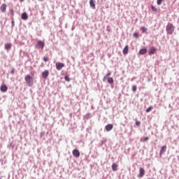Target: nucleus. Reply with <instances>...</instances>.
Instances as JSON below:
<instances>
[{"mask_svg": "<svg viewBox=\"0 0 179 179\" xmlns=\"http://www.w3.org/2000/svg\"><path fill=\"white\" fill-rule=\"evenodd\" d=\"M73 155L74 157H79V156H80V152H79L78 150L75 149L73 150Z\"/></svg>", "mask_w": 179, "mask_h": 179, "instance_id": "6e6552de", "label": "nucleus"}, {"mask_svg": "<svg viewBox=\"0 0 179 179\" xmlns=\"http://www.w3.org/2000/svg\"><path fill=\"white\" fill-rule=\"evenodd\" d=\"M90 5L93 8V9H96V3H94V0L90 1Z\"/></svg>", "mask_w": 179, "mask_h": 179, "instance_id": "a211bd4d", "label": "nucleus"}, {"mask_svg": "<svg viewBox=\"0 0 179 179\" xmlns=\"http://www.w3.org/2000/svg\"><path fill=\"white\" fill-rule=\"evenodd\" d=\"M136 85H134L133 87H132V90H133V92H136Z\"/></svg>", "mask_w": 179, "mask_h": 179, "instance_id": "cd10ccee", "label": "nucleus"}, {"mask_svg": "<svg viewBox=\"0 0 179 179\" xmlns=\"http://www.w3.org/2000/svg\"><path fill=\"white\" fill-rule=\"evenodd\" d=\"M6 8H7L6 3H3L1 6L0 9L3 13H5V12H6Z\"/></svg>", "mask_w": 179, "mask_h": 179, "instance_id": "4468645a", "label": "nucleus"}, {"mask_svg": "<svg viewBox=\"0 0 179 179\" xmlns=\"http://www.w3.org/2000/svg\"><path fill=\"white\" fill-rule=\"evenodd\" d=\"M163 2V0H157V5H162V3Z\"/></svg>", "mask_w": 179, "mask_h": 179, "instance_id": "a878e982", "label": "nucleus"}, {"mask_svg": "<svg viewBox=\"0 0 179 179\" xmlns=\"http://www.w3.org/2000/svg\"><path fill=\"white\" fill-rule=\"evenodd\" d=\"M129 51V46L128 45H127L123 50H122V53L124 54V55H127V54H128V52Z\"/></svg>", "mask_w": 179, "mask_h": 179, "instance_id": "9b49d317", "label": "nucleus"}, {"mask_svg": "<svg viewBox=\"0 0 179 179\" xmlns=\"http://www.w3.org/2000/svg\"><path fill=\"white\" fill-rule=\"evenodd\" d=\"M157 52V48H156L155 46H152L150 48L148 55H153V54H156Z\"/></svg>", "mask_w": 179, "mask_h": 179, "instance_id": "20e7f679", "label": "nucleus"}, {"mask_svg": "<svg viewBox=\"0 0 179 179\" xmlns=\"http://www.w3.org/2000/svg\"><path fill=\"white\" fill-rule=\"evenodd\" d=\"M134 37H135V38H138L139 37V34L138 32H135L133 34Z\"/></svg>", "mask_w": 179, "mask_h": 179, "instance_id": "393cba45", "label": "nucleus"}, {"mask_svg": "<svg viewBox=\"0 0 179 179\" xmlns=\"http://www.w3.org/2000/svg\"><path fill=\"white\" fill-rule=\"evenodd\" d=\"M146 52H148V49L146 48H144L139 50L138 54L140 55H145V54H146Z\"/></svg>", "mask_w": 179, "mask_h": 179, "instance_id": "9d476101", "label": "nucleus"}, {"mask_svg": "<svg viewBox=\"0 0 179 179\" xmlns=\"http://www.w3.org/2000/svg\"><path fill=\"white\" fill-rule=\"evenodd\" d=\"M38 1H41V2H43V1H44V0H38Z\"/></svg>", "mask_w": 179, "mask_h": 179, "instance_id": "473e14b6", "label": "nucleus"}, {"mask_svg": "<svg viewBox=\"0 0 179 179\" xmlns=\"http://www.w3.org/2000/svg\"><path fill=\"white\" fill-rule=\"evenodd\" d=\"M12 23L13 24V23H15L13 21H12Z\"/></svg>", "mask_w": 179, "mask_h": 179, "instance_id": "72a5a7b5", "label": "nucleus"}, {"mask_svg": "<svg viewBox=\"0 0 179 179\" xmlns=\"http://www.w3.org/2000/svg\"><path fill=\"white\" fill-rule=\"evenodd\" d=\"M15 15V13H13V11H12V15L13 16Z\"/></svg>", "mask_w": 179, "mask_h": 179, "instance_id": "2f4dec72", "label": "nucleus"}, {"mask_svg": "<svg viewBox=\"0 0 179 179\" xmlns=\"http://www.w3.org/2000/svg\"><path fill=\"white\" fill-rule=\"evenodd\" d=\"M10 73L12 74V75H13V73H15V69H12V71H11V72H10Z\"/></svg>", "mask_w": 179, "mask_h": 179, "instance_id": "7c9ffc66", "label": "nucleus"}, {"mask_svg": "<svg viewBox=\"0 0 179 179\" xmlns=\"http://www.w3.org/2000/svg\"><path fill=\"white\" fill-rule=\"evenodd\" d=\"M107 80H108V83H109L110 85H113V83H114V79L111 77H108L106 78Z\"/></svg>", "mask_w": 179, "mask_h": 179, "instance_id": "6ab92c4d", "label": "nucleus"}, {"mask_svg": "<svg viewBox=\"0 0 179 179\" xmlns=\"http://www.w3.org/2000/svg\"><path fill=\"white\" fill-rule=\"evenodd\" d=\"M110 75H111V73H107V74L104 76V78H103V82L106 81V80L107 79V78H109L108 76H110Z\"/></svg>", "mask_w": 179, "mask_h": 179, "instance_id": "4be33fe9", "label": "nucleus"}, {"mask_svg": "<svg viewBox=\"0 0 179 179\" xmlns=\"http://www.w3.org/2000/svg\"><path fill=\"white\" fill-rule=\"evenodd\" d=\"M143 176H145V169L143 168H140L138 178H142Z\"/></svg>", "mask_w": 179, "mask_h": 179, "instance_id": "0eeeda50", "label": "nucleus"}, {"mask_svg": "<svg viewBox=\"0 0 179 179\" xmlns=\"http://www.w3.org/2000/svg\"><path fill=\"white\" fill-rule=\"evenodd\" d=\"M43 61L44 62H48V57H43Z\"/></svg>", "mask_w": 179, "mask_h": 179, "instance_id": "bb28decb", "label": "nucleus"}, {"mask_svg": "<svg viewBox=\"0 0 179 179\" xmlns=\"http://www.w3.org/2000/svg\"><path fill=\"white\" fill-rule=\"evenodd\" d=\"M174 29H176V27L173 24L168 23L166 27L167 34H173V33H174Z\"/></svg>", "mask_w": 179, "mask_h": 179, "instance_id": "f257e3e1", "label": "nucleus"}, {"mask_svg": "<svg viewBox=\"0 0 179 179\" xmlns=\"http://www.w3.org/2000/svg\"><path fill=\"white\" fill-rule=\"evenodd\" d=\"M136 125H137V127H139V125H141V122H136Z\"/></svg>", "mask_w": 179, "mask_h": 179, "instance_id": "c756f323", "label": "nucleus"}, {"mask_svg": "<svg viewBox=\"0 0 179 179\" xmlns=\"http://www.w3.org/2000/svg\"><path fill=\"white\" fill-rule=\"evenodd\" d=\"M117 169H118V164H117L115 163H113L112 164V170H113V171H117Z\"/></svg>", "mask_w": 179, "mask_h": 179, "instance_id": "f3484780", "label": "nucleus"}, {"mask_svg": "<svg viewBox=\"0 0 179 179\" xmlns=\"http://www.w3.org/2000/svg\"><path fill=\"white\" fill-rule=\"evenodd\" d=\"M113 128H114V125H113L111 124H107L105 127L107 132H110V131H111V129H113Z\"/></svg>", "mask_w": 179, "mask_h": 179, "instance_id": "f8f14e48", "label": "nucleus"}, {"mask_svg": "<svg viewBox=\"0 0 179 179\" xmlns=\"http://www.w3.org/2000/svg\"><path fill=\"white\" fill-rule=\"evenodd\" d=\"M10 48H12L11 43H6L5 44V50H6L7 51H9V50H10Z\"/></svg>", "mask_w": 179, "mask_h": 179, "instance_id": "dca6fc26", "label": "nucleus"}, {"mask_svg": "<svg viewBox=\"0 0 179 179\" xmlns=\"http://www.w3.org/2000/svg\"><path fill=\"white\" fill-rule=\"evenodd\" d=\"M44 45H45V43L44 42L41 41H38L36 43V48H38V50H43V48H44Z\"/></svg>", "mask_w": 179, "mask_h": 179, "instance_id": "7ed1b4c3", "label": "nucleus"}, {"mask_svg": "<svg viewBox=\"0 0 179 179\" xmlns=\"http://www.w3.org/2000/svg\"><path fill=\"white\" fill-rule=\"evenodd\" d=\"M21 17L23 20H27V19H29V15H27V13H23Z\"/></svg>", "mask_w": 179, "mask_h": 179, "instance_id": "2eb2a0df", "label": "nucleus"}, {"mask_svg": "<svg viewBox=\"0 0 179 179\" xmlns=\"http://www.w3.org/2000/svg\"><path fill=\"white\" fill-rule=\"evenodd\" d=\"M64 66H65V64H64V63H61V62L56 63V69L57 71H61V69H62Z\"/></svg>", "mask_w": 179, "mask_h": 179, "instance_id": "39448f33", "label": "nucleus"}, {"mask_svg": "<svg viewBox=\"0 0 179 179\" xmlns=\"http://www.w3.org/2000/svg\"><path fill=\"white\" fill-rule=\"evenodd\" d=\"M64 80H66V82H70L71 81V78H69V76H65Z\"/></svg>", "mask_w": 179, "mask_h": 179, "instance_id": "b1692460", "label": "nucleus"}, {"mask_svg": "<svg viewBox=\"0 0 179 179\" xmlns=\"http://www.w3.org/2000/svg\"><path fill=\"white\" fill-rule=\"evenodd\" d=\"M148 140H149V138H148V137H145V138H143V142H146V141H148Z\"/></svg>", "mask_w": 179, "mask_h": 179, "instance_id": "c85d7f7f", "label": "nucleus"}, {"mask_svg": "<svg viewBox=\"0 0 179 179\" xmlns=\"http://www.w3.org/2000/svg\"><path fill=\"white\" fill-rule=\"evenodd\" d=\"M151 9L152 10H153L154 12H158V10L156 7H155V6H151Z\"/></svg>", "mask_w": 179, "mask_h": 179, "instance_id": "5701e85b", "label": "nucleus"}, {"mask_svg": "<svg viewBox=\"0 0 179 179\" xmlns=\"http://www.w3.org/2000/svg\"><path fill=\"white\" fill-rule=\"evenodd\" d=\"M0 179H2V178H0Z\"/></svg>", "mask_w": 179, "mask_h": 179, "instance_id": "f704fd0d", "label": "nucleus"}, {"mask_svg": "<svg viewBox=\"0 0 179 179\" xmlns=\"http://www.w3.org/2000/svg\"><path fill=\"white\" fill-rule=\"evenodd\" d=\"M0 90L1 92H3V93L8 92V86H6V85H2L0 87Z\"/></svg>", "mask_w": 179, "mask_h": 179, "instance_id": "1a4fd4ad", "label": "nucleus"}, {"mask_svg": "<svg viewBox=\"0 0 179 179\" xmlns=\"http://www.w3.org/2000/svg\"><path fill=\"white\" fill-rule=\"evenodd\" d=\"M49 75H50V71H48V70H45L42 73V77L43 78V79H47Z\"/></svg>", "mask_w": 179, "mask_h": 179, "instance_id": "423d86ee", "label": "nucleus"}, {"mask_svg": "<svg viewBox=\"0 0 179 179\" xmlns=\"http://www.w3.org/2000/svg\"><path fill=\"white\" fill-rule=\"evenodd\" d=\"M21 1H23V0H21Z\"/></svg>", "mask_w": 179, "mask_h": 179, "instance_id": "c9c22d12", "label": "nucleus"}, {"mask_svg": "<svg viewBox=\"0 0 179 179\" xmlns=\"http://www.w3.org/2000/svg\"><path fill=\"white\" fill-rule=\"evenodd\" d=\"M166 150H167L166 145L162 146L159 152V156H162L163 153H165Z\"/></svg>", "mask_w": 179, "mask_h": 179, "instance_id": "ddd939ff", "label": "nucleus"}, {"mask_svg": "<svg viewBox=\"0 0 179 179\" xmlns=\"http://www.w3.org/2000/svg\"><path fill=\"white\" fill-rule=\"evenodd\" d=\"M141 30L143 33H146V31H148V28H145V27H142L141 28Z\"/></svg>", "mask_w": 179, "mask_h": 179, "instance_id": "aec40b11", "label": "nucleus"}, {"mask_svg": "<svg viewBox=\"0 0 179 179\" xmlns=\"http://www.w3.org/2000/svg\"><path fill=\"white\" fill-rule=\"evenodd\" d=\"M25 82L27 85L29 87L33 86V77L30 75H27L25 76Z\"/></svg>", "mask_w": 179, "mask_h": 179, "instance_id": "f03ea898", "label": "nucleus"}, {"mask_svg": "<svg viewBox=\"0 0 179 179\" xmlns=\"http://www.w3.org/2000/svg\"><path fill=\"white\" fill-rule=\"evenodd\" d=\"M152 110H153V106H150L146 109V113H150V111H152Z\"/></svg>", "mask_w": 179, "mask_h": 179, "instance_id": "412c9836", "label": "nucleus"}]
</instances>
